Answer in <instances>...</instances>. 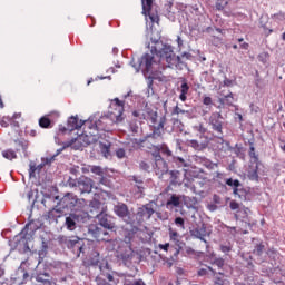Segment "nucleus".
<instances>
[{"label":"nucleus","mask_w":285,"mask_h":285,"mask_svg":"<svg viewBox=\"0 0 285 285\" xmlns=\"http://www.w3.org/2000/svg\"><path fill=\"white\" fill-rule=\"evenodd\" d=\"M91 170H92V166H90V165H83L81 167V173H83L85 175L88 173H91Z\"/></svg>","instance_id":"obj_38"},{"label":"nucleus","mask_w":285,"mask_h":285,"mask_svg":"<svg viewBox=\"0 0 285 285\" xmlns=\"http://www.w3.org/2000/svg\"><path fill=\"white\" fill-rule=\"evenodd\" d=\"M148 14H149V19H150L151 23H159V16L158 14L150 13V11H149Z\"/></svg>","instance_id":"obj_36"},{"label":"nucleus","mask_w":285,"mask_h":285,"mask_svg":"<svg viewBox=\"0 0 285 285\" xmlns=\"http://www.w3.org/2000/svg\"><path fill=\"white\" fill-rule=\"evenodd\" d=\"M214 264L218 266V268H222L224 266V259L223 258H216L214 261Z\"/></svg>","instance_id":"obj_42"},{"label":"nucleus","mask_w":285,"mask_h":285,"mask_svg":"<svg viewBox=\"0 0 285 285\" xmlns=\"http://www.w3.org/2000/svg\"><path fill=\"white\" fill-rule=\"evenodd\" d=\"M111 108L114 111H110V119H112L115 124H120V121H124V101L119 100V98H115L111 102Z\"/></svg>","instance_id":"obj_4"},{"label":"nucleus","mask_w":285,"mask_h":285,"mask_svg":"<svg viewBox=\"0 0 285 285\" xmlns=\"http://www.w3.org/2000/svg\"><path fill=\"white\" fill-rule=\"evenodd\" d=\"M89 128L94 131H86L85 134L79 135L75 141H78L81 144V146H90V144H97V141H99V127L97 125H92Z\"/></svg>","instance_id":"obj_3"},{"label":"nucleus","mask_w":285,"mask_h":285,"mask_svg":"<svg viewBox=\"0 0 285 285\" xmlns=\"http://www.w3.org/2000/svg\"><path fill=\"white\" fill-rule=\"evenodd\" d=\"M91 173H94V175H98V177H104L105 175L101 166H91Z\"/></svg>","instance_id":"obj_27"},{"label":"nucleus","mask_w":285,"mask_h":285,"mask_svg":"<svg viewBox=\"0 0 285 285\" xmlns=\"http://www.w3.org/2000/svg\"><path fill=\"white\" fill-rule=\"evenodd\" d=\"M154 170L156 175H166L168 173V164L164 161L160 155L155 156Z\"/></svg>","instance_id":"obj_5"},{"label":"nucleus","mask_w":285,"mask_h":285,"mask_svg":"<svg viewBox=\"0 0 285 285\" xmlns=\"http://www.w3.org/2000/svg\"><path fill=\"white\" fill-rule=\"evenodd\" d=\"M203 104H204L205 106H210V104H213V98H210V97H208V96H205V97L203 98Z\"/></svg>","instance_id":"obj_39"},{"label":"nucleus","mask_w":285,"mask_h":285,"mask_svg":"<svg viewBox=\"0 0 285 285\" xmlns=\"http://www.w3.org/2000/svg\"><path fill=\"white\" fill-rule=\"evenodd\" d=\"M97 217L102 228H108V230H112V228H115V224L110 222V217L107 214L101 213Z\"/></svg>","instance_id":"obj_13"},{"label":"nucleus","mask_w":285,"mask_h":285,"mask_svg":"<svg viewBox=\"0 0 285 285\" xmlns=\"http://www.w3.org/2000/svg\"><path fill=\"white\" fill-rule=\"evenodd\" d=\"M130 285H146V283H144V281L138 279V281H134Z\"/></svg>","instance_id":"obj_48"},{"label":"nucleus","mask_w":285,"mask_h":285,"mask_svg":"<svg viewBox=\"0 0 285 285\" xmlns=\"http://www.w3.org/2000/svg\"><path fill=\"white\" fill-rule=\"evenodd\" d=\"M227 186H232L234 188V195H239V186H242V183H239L238 179L228 178L226 180Z\"/></svg>","instance_id":"obj_19"},{"label":"nucleus","mask_w":285,"mask_h":285,"mask_svg":"<svg viewBox=\"0 0 285 285\" xmlns=\"http://www.w3.org/2000/svg\"><path fill=\"white\" fill-rule=\"evenodd\" d=\"M19 146H21V148L26 155V153L28 150V141H19Z\"/></svg>","instance_id":"obj_43"},{"label":"nucleus","mask_w":285,"mask_h":285,"mask_svg":"<svg viewBox=\"0 0 285 285\" xmlns=\"http://www.w3.org/2000/svg\"><path fill=\"white\" fill-rule=\"evenodd\" d=\"M140 168H141V170H149L150 165H148L146 161H141L140 163Z\"/></svg>","instance_id":"obj_45"},{"label":"nucleus","mask_w":285,"mask_h":285,"mask_svg":"<svg viewBox=\"0 0 285 285\" xmlns=\"http://www.w3.org/2000/svg\"><path fill=\"white\" fill-rule=\"evenodd\" d=\"M158 248H160V250H165L166 253H168V248H170V244H159Z\"/></svg>","instance_id":"obj_41"},{"label":"nucleus","mask_w":285,"mask_h":285,"mask_svg":"<svg viewBox=\"0 0 285 285\" xmlns=\"http://www.w3.org/2000/svg\"><path fill=\"white\" fill-rule=\"evenodd\" d=\"M190 90V87L188 86L187 82H183L180 88H179V99L180 101H186V99H188V92Z\"/></svg>","instance_id":"obj_18"},{"label":"nucleus","mask_w":285,"mask_h":285,"mask_svg":"<svg viewBox=\"0 0 285 285\" xmlns=\"http://www.w3.org/2000/svg\"><path fill=\"white\" fill-rule=\"evenodd\" d=\"M272 19H274V21H276L277 23L285 21V13L278 12V13L272 16Z\"/></svg>","instance_id":"obj_30"},{"label":"nucleus","mask_w":285,"mask_h":285,"mask_svg":"<svg viewBox=\"0 0 285 285\" xmlns=\"http://www.w3.org/2000/svg\"><path fill=\"white\" fill-rule=\"evenodd\" d=\"M138 215L142 217V219H150L153 215H155V209L150 207V205H146L138 210Z\"/></svg>","instance_id":"obj_15"},{"label":"nucleus","mask_w":285,"mask_h":285,"mask_svg":"<svg viewBox=\"0 0 285 285\" xmlns=\"http://www.w3.org/2000/svg\"><path fill=\"white\" fill-rule=\"evenodd\" d=\"M170 175V185L171 186H181V173L177 171V170H171L169 173Z\"/></svg>","instance_id":"obj_16"},{"label":"nucleus","mask_w":285,"mask_h":285,"mask_svg":"<svg viewBox=\"0 0 285 285\" xmlns=\"http://www.w3.org/2000/svg\"><path fill=\"white\" fill-rule=\"evenodd\" d=\"M249 179L257 180L259 176L257 175V167H255L252 171H248Z\"/></svg>","instance_id":"obj_34"},{"label":"nucleus","mask_w":285,"mask_h":285,"mask_svg":"<svg viewBox=\"0 0 285 285\" xmlns=\"http://www.w3.org/2000/svg\"><path fill=\"white\" fill-rule=\"evenodd\" d=\"M89 233H91V235H94V237L96 239L99 240H106V235H108V232L97 225H90L89 226Z\"/></svg>","instance_id":"obj_11"},{"label":"nucleus","mask_w":285,"mask_h":285,"mask_svg":"<svg viewBox=\"0 0 285 285\" xmlns=\"http://www.w3.org/2000/svg\"><path fill=\"white\" fill-rule=\"evenodd\" d=\"M177 43H178V48H181V46H184V40H181V37H177Z\"/></svg>","instance_id":"obj_49"},{"label":"nucleus","mask_w":285,"mask_h":285,"mask_svg":"<svg viewBox=\"0 0 285 285\" xmlns=\"http://www.w3.org/2000/svg\"><path fill=\"white\" fill-rule=\"evenodd\" d=\"M159 65L161 68H173L179 63V56L175 55L173 51V46L164 45L163 48L158 51Z\"/></svg>","instance_id":"obj_1"},{"label":"nucleus","mask_w":285,"mask_h":285,"mask_svg":"<svg viewBox=\"0 0 285 285\" xmlns=\"http://www.w3.org/2000/svg\"><path fill=\"white\" fill-rule=\"evenodd\" d=\"M229 208L232 210H237V209H239V204L235 200H232L230 204H229Z\"/></svg>","instance_id":"obj_40"},{"label":"nucleus","mask_w":285,"mask_h":285,"mask_svg":"<svg viewBox=\"0 0 285 285\" xmlns=\"http://www.w3.org/2000/svg\"><path fill=\"white\" fill-rule=\"evenodd\" d=\"M39 126H40V128H49L50 127V119L46 118V117L40 118Z\"/></svg>","instance_id":"obj_29"},{"label":"nucleus","mask_w":285,"mask_h":285,"mask_svg":"<svg viewBox=\"0 0 285 285\" xmlns=\"http://www.w3.org/2000/svg\"><path fill=\"white\" fill-rule=\"evenodd\" d=\"M59 206L63 210H77L86 206V199H79L75 194H67L60 199Z\"/></svg>","instance_id":"obj_2"},{"label":"nucleus","mask_w":285,"mask_h":285,"mask_svg":"<svg viewBox=\"0 0 285 285\" xmlns=\"http://www.w3.org/2000/svg\"><path fill=\"white\" fill-rule=\"evenodd\" d=\"M209 122L216 132H222V114L214 112L209 118Z\"/></svg>","instance_id":"obj_12"},{"label":"nucleus","mask_w":285,"mask_h":285,"mask_svg":"<svg viewBox=\"0 0 285 285\" xmlns=\"http://www.w3.org/2000/svg\"><path fill=\"white\" fill-rule=\"evenodd\" d=\"M114 213L118 216L121 217V219H128L130 215V210H128V205L124 203H118L117 205L114 206Z\"/></svg>","instance_id":"obj_9"},{"label":"nucleus","mask_w":285,"mask_h":285,"mask_svg":"<svg viewBox=\"0 0 285 285\" xmlns=\"http://www.w3.org/2000/svg\"><path fill=\"white\" fill-rule=\"evenodd\" d=\"M80 239L77 236H71V237H67V236H61L60 237V243L61 244H66V246L68 248H75V246L78 248V250H81V243H79Z\"/></svg>","instance_id":"obj_8"},{"label":"nucleus","mask_w":285,"mask_h":285,"mask_svg":"<svg viewBox=\"0 0 285 285\" xmlns=\"http://www.w3.org/2000/svg\"><path fill=\"white\" fill-rule=\"evenodd\" d=\"M134 181H136L137 184H141V180H137V177H134Z\"/></svg>","instance_id":"obj_58"},{"label":"nucleus","mask_w":285,"mask_h":285,"mask_svg":"<svg viewBox=\"0 0 285 285\" xmlns=\"http://www.w3.org/2000/svg\"><path fill=\"white\" fill-rule=\"evenodd\" d=\"M175 115H184L186 111L181 108H179V106H176L174 109Z\"/></svg>","instance_id":"obj_44"},{"label":"nucleus","mask_w":285,"mask_h":285,"mask_svg":"<svg viewBox=\"0 0 285 285\" xmlns=\"http://www.w3.org/2000/svg\"><path fill=\"white\" fill-rule=\"evenodd\" d=\"M233 48H234V50H237V45H234Z\"/></svg>","instance_id":"obj_63"},{"label":"nucleus","mask_w":285,"mask_h":285,"mask_svg":"<svg viewBox=\"0 0 285 285\" xmlns=\"http://www.w3.org/2000/svg\"><path fill=\"white\" fill-rule=\"evenodd\" d=\"M264 253V245L259 244L254 249V255H262Z\"/></svg>","instance_id":"obj_37"},{"label":"nucleus","mask_w":285,"mask_h":285,"mask_svg":"<svg viewBox=\"0 0 285 285\" xmlns=\"http://www.w3.org/2000/svg\"><path fill=\"white\" fill-rule=\"evenodd\" d=\"M11 121H12V119H10V117H3L0 120V126H2V128H8V126H10Z\"/></svg>","instance_id":"obj_32"},{"label":"nucleus","mask_w":285,"mask_h":285,"mask_svg":"<svg viewBox=\"0 0 285 285\" xmlns=\"http://www.w3.org/2000/svg\"><path fill=\"white\" fill-rule=\"evenodd\" d=\"M216 177H217V179H222V177H224V174L217 171V173H216Z\"/></svg>","instance_id":"obj_55"},{"label":"nucleus","mask_w":285,"mask_h":285,"mask_svg":"<svg viewBox=\"0 0 285 285\" xmlns=\"http://www.w3.org/2000/svg\"><path fill=\"white\" fill-rule=\"evenodd\" d=\"M248 215H250V209L246 207H242L236 213V219H247Z\"/></svg>","instance_id":"obj_20"},{"label":"nucleus","mask_w":285,"mask_h":285,"mask_svg":"<svg viewBox=\"0 0 285 285\" xmlns=\"http://www.w3.org/2000/svg\"><path fill=\"white\" fill-rule=\"evenodd\" d=\"M220 250H222L223 253H230V246H228V245H223V246H220Z\"/></svg>","instance_id":"obj_47"},{"label":"nucleus","mask_w":285,"mask_h":285,"mask_svg":"<svg viewBox=\"0 0 285 285\" xmlns=\"http://www.w3.org/2000/svg\"><path fill=\"white\" fill-rule=\"evenodd\" d=\"M66 227L68 230H75L77 228V215L71 214L66 218Z\"/></svg>","instance_id":"obj_17"},{"label":"nucleus","mask_w":285,"mask_h":285,"mask_svg":"<svg viewBox=\"0 0 285 285\" xmlns=\"http://www.w3.org/2000/svg\"><path fill=\"white\" fill-rule=\"evenodd\" d=\"M141 3L144 14H146V12H150V9L153 8V0H141Z\"/></svg>","instance_id":"obj_23"},{"label":"nucleus","mask_w":285,"mask_h":285,"mask_svg":"<svg viewBox=\"0 0 285 285\" xmlns=\"http://www.w3.org/2000/svg\"><path fill=\"white\" fill-rule=\"evenodd\" d=\"M217 284H219V285H224V282H222V281H218V283Z\"/></svg>","instance_id":"obj_61"},{"label":"nucleus","mask_w":285,"mask_h":285,"mask_svg":"<svg viewBox=\"0 0 285 285\" xmlns=\"http://www.w3.org/2000/svg\"><path fill=\"white\" fill-rule=\"evenodd\" d=\"M271 32H273V30H269V31H268V35H271Z\"/></svg>","instance_id":"obj_64"},{"label":"nucleus","mask_w":285,"mask_h":285,"mask_svg":"<svg viewBox=\"0 0 285 285\" xmlns=\"http://www.w3.org/2000/svg\"><path fill=\"white\" fill-rule=\"evenodd\" d=\"M2 157H4V159H9V161H12V159H17V153L12 149H7L2 151Z\"/></svg>","instance_id":"obj_21"},{"label":"nucleus","mask_w":285,"mask_h":285,"mask_svg":"<svg viewBox=\"0 0 285 285\" xmlns=\"http://www.w3.org/2000/svg\"><path fill=\"white\" fill-rule=\"evenodd\" d=\"M174 224L180 229V230H186V220L181 217H176L174 220Z\"/></svg>","instance_id":"obj_26"},{"label":"nucleus","mask_w":285,"mask_h":285,"mask_svg":"<svg viewBox=\"0 0 285 285\" xmlns=\"http://www.w3.org/2000/svg\"><path fill=\"white\" fill-rule=\"evenodd\" d=\"M233 92H229L225 97L220 98V104L225 106H233Z\"/></svg>","instance_id":"obj_22"},{"label":"nucleus","mask_w":285,"mask_h":285,"mask_svg":"<svg viewBox=\"0 0 285 285\" xmlns=\"http://www.w3.org/2000/svg\"><path fill=\"white\" fill-rule=\"evenodd\" d=\"M238 41H239V43H242V41H244V38H239Z\"/></svg>","instance_id":"obj_62"},{"label":"nucleus","mask_w":285,"mask_h":285,"mask_svg":"<svg viewBox=\"0 0 285 285\" xmlns=\"http://www.w3.org/2000/svg\"><path fill=\"white\" fill-rule=\"evenodd\" d=\"M189 146H191V148H199V142L197 140H190L189 141Z\"/></svg>","instance_id":"obj_46"},{"label":"nucleus","mask_w":285,"mask_h":285,"mask_svg":"<svg viewBox=\"0 0 285 285\" xmlns=\"http://www.w3.org/2000/svg\"><path fill=\"white\" fill-rule=\"evenodd\" d=\"M116 156L118 157V159H124V157H126V150L124 148H118L116 150Z\"/></svg>","instance_id":"obj_35"},{"label":"nucleus","mask_w":285,"mask_h":285,"mask_svg":"<svg viewBox=\"0 0 285 285\" xmlns=\"http://www.w3.org/2000/svg\"><path fill=\"white\" fill-rule=\"evenodd\" d=\"M95 181L92 178L81 177L78 180V188L81 193H92Z\"/></svg>","instance_id":"obj_7"},{"label":"nucleus","mask_w":285,"mask_h":285,"mask_svg":"<svg viewBox=\"0 0 285 285\" xmlns=\"http://www.w3.org/2000/svg\"><path fill=\"white\" fill-rule=\"evenodd\" d=\"M98 285H110V284H108L106 281L99 279V281H98Z\"/></svg>","instance_id":"obj_53"},{"label":"nucleus","mask_w":285,"mask_h":285,"mask_svg":"<svg viewBox=\"0 0 285 285\" xmlns=\"http://www.w3.org/2000/svg\"><path fill=\"white\" fill-rule=\"evenodd\" d=\"M83 124H86V121L79 120V118L75 117V116H71L68 119V128H69V130H79V128H81V126H83Z\"/></svg>","instance_id":"obj_14"},{"label":"nucleus","mask_w":285,"mask_h":285,"mask_svg":"<svg viewBox=\"0 0 285 285\" xmlns=\"http://www.w3.org/2000/svg\"><path fill=\"white\" fill-rule=\"evenodd\" d=\"M132 258V248L130 246H127L126 250L124 254H121V259L124 262H128V259Z\"/></svg>","instance_id":"obj_25"},{"label":"nucleus","mask_w":285,"mask_h":285,"mask_svg":"<svg viewBox=\"0 0 285 285\" xmlns=\"http://www.w3.org/2000/svg\"><path fill=\"white\" fill-rule=\"evenodd\" d=\"M190 235H191V237H196V239H200L202 242H205V244H206V239H204V237H208V235H210V229H208V227H206L203 224L202 226H198V227L194 228L193 230H190Z\"/></svg>","instance_id":"obj_6"},{"label":"nucleus","mask_w":285,"mask_h":285,"mask_svg":"<svg viewBox=\"0 0 285 285\" xmlns=\"http://www.w3.org/2000/svg\"><path fill=\"white\" fill-rule=\"evenodd\" d=\"M169 238L171 242H177V239H179V233L173 228H169Z\"/></svg>","instance_id":"obj_31"},{"label":"nucleus","mask_w":285,"mask_h":285,"mask_svg":"<svg viewBox=\"0 0 285 285\" xmlns=\"http://www.w3.org/2000/svg\"><path fill=\"white\" fill-rule=\"evenodd\" d=\"M198 275L202 277V276H204V275H206V269H200V271H198Z\"/></svg>","instance_id":"obj_52"},{"label":"nucleus","mask_w":285,"mask_h":285,"mask_svg":"<svg viewBox=\"0 0 285 285\" xmlns=\"http://www.w3.org/2000/svg\"><path fill=\"white\" fill-rule=\"evenodd\" d=\"M0 108H3V100L1 99V96H0Z\"/></svg>","instance_id":"obj_57"},{"label":"nucleus","mask_w":285,"mask_h":285,"mask_svg":"<svg viewBox=\"0 0 285 285\" xmlns=\"http://www.w3.org/2000/svg\"><path fill=\"white\" fill-rule=\"evenodd\" d=\"M161 130H164V121H160L158 129L154 130V137H161Z\"/></svg>","instance_id":"obj_33"},{"label":"nucleus","mask_w":285,"mask_h":285,"mask_svg":"<svg viewBox=\"0 0 285 285\" xmlns=\"http://www.w3.org/2000/svg\"><path fill=\"white\" fill-rule=\"evenodd\" d=\"M178 161H180V164H184V158H178Z\"/></svg>","instance_id":"obj_60"},{"label":"nucleus","mask_w":285,"mask_h":285,"mask_svg":"<svg viewBox=\"0 0 285 285\" xmlns=\"http://www.w3.org/2000/svg\"><path fill=\"white\" fill-rule=\"evenodd\" d=\"M165 153H166V155H171V153H170L168 147L165 148Z\"/></svg>","instance_id":"obj_56"},{"label":"nucleus","mask_w":285,"mask_h":285,"mask_svg":"<svg viewBox=\"0 0 285 285\" xmlns=\"http://www.w3.org/2000/svg\"><path fill=\"white\" fill-rule=\"evenodd\" d=\"M153 55L150 53H146L141 57L139 66L142 72H150V70H153Z\"/></svg>","instance_id":"obj_10"},{"label":"nucleus","mask_w":285,"mask_h":285,"mask_svg":"<svg viewBox=\"0 0 285 285\" xmlns=\"http://www.w3.org/2000/svg\"><path fill=\"white\" fill-rule=\"evenodd\" d=\"M179 204H180V198L177 195H173L167 202V206L177 207V206H179Z\"/></svg>","instance_id":"obj_24"},{"label":"nucleus","mask_w":285,"mask_h":285,"mask_svg":"<svg viewBox=\"0 0 285 285\" xmlns=\"http://www.w3.org/2000/svg\"><path fill=\"white\" fill-rule=\"evenodd\" d=\"M101 154L106 159H110V146L101 145Z\"/></svg>","instance_id":"obj_28"},{"label":"nucleus","mask_w":285,"mask_h":285,"mask_svg":"<svg viewBox=\"0 0 285 285\" xmlns=\"http://www.w3.org/2000/svg\"><path fill=\"white\" fill-rule=\"evenodd\" d=\"M240 48H243V50H248V42H243Z\"/></svg>","instance_id":"obj_51"},{"label":"nucleus","mask_w":285,"mask_h":285,"mask_svg":"<svg viewBox=\"0 0 285 285\" xmlns=\"http://www.w3.org/2000/svg\"><path fill=\"white\" fill-rule=\"evenodd\" d=\"M132 132H137V127H131Z\"/></svg>","instance_id":"obj_59"},{"label":"nucleus","mask_w":285,"mask_h":285,"mask_svg":"<svg viewBox=\"0 0 285 285\" xmlns=\"http://www.w3.org/2000/svg\"><path fill=\"white\" fill-rule=\"evenodd\" d=\"M35 170H37V167L30 166V170H29L30 177H32V175H35Z\"/></svg>","instance_id":"obj_50"},{"label":"nucleus","mask_w":285,"mask_h":285,"mask_svg":"<svg viewBox=\"0 0 285 285\" xmlns=\"http://www.w3.org/2000/svg\"><path fill=\"white\" fill-rule=\"evenodd\" d=\"M107 279H108V282H112L115 279V277L111 274H108Z\"/></svg>","instance_id":"obj_54"}]
</instances>
